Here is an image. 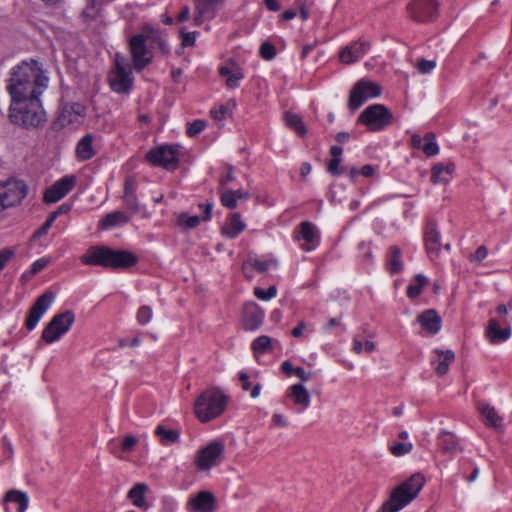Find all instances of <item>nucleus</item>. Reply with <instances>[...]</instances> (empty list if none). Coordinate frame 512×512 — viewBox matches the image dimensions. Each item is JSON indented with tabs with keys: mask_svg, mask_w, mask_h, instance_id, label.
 Returning a JSON list of instances; mask_svg holds the SVG:
<instances>
[{
	"mask_svg": "<svg viewBox=\"0 0 512 512\" xmlns=\"http://www.w3.org/2000/svg\"><path fill=\"white\" fill-rule=\"evenodd\" d=\"M49 78L38 66L36 61L21 64L12 68L6 89L11 97L10 104L18 105L19 102L30 98H39L48 87Z\"/></svg>",
	"mask_w": 512,
	"mask_h": 512,
	"instance_id": "1",
	"label": "nucleus"
},
{
	"mask_svg": "<svg viewBox=\"0 0 512 512\" xmlns=\"http://www.w3.org/2000/svg\"><path fill=\"white\" fill-rule=\"evenodd\" d=\"M424 484L422 474H413L392 490L389 499L382 504L381 512H398L418 496Z\"/></svg>",
	"mask_w": 512,
	"mask_h": 512,
	"instance_id": "2",
	"label": "nucleus"
},
{
	"mask_svg": "<svg viewBox=\"0 0 512 512\" xmlns=\"http://www.w3.org/2000/svg\"><path fill=\"white\" fill-rule=\"evenodd\" d=\"M9 119L13 124L26 129L38 128L47 121L40 97L24 100L18 105L10 104Z\"/></svg>",
	"mask_w": 512,
	"mask_h": 512,
	"instance_id": "3",
	"label": "nucleus"
},
{
	"mask_svg": "<svg viewBox=\"0 0 512 512\" xmlns=\"http://www.w3.org/2000/svg\"><path fill=\"white\" fill-rule=\"evenodd\" d=\"M227 403L228 397L221 389L208 388L198 396L194 403L195 415L202 423L210 422L225 411Z\"/></svg>",
	"mask_w": 512,
	"mask_h": 512,
	"instance_id": "4",
	"label": "nucleus"
},
{
	"mask_svg": "<svg viewBox=\"0 0 512 512\" xmlns=\"http://www.w3.org/2000/svg\"><path fill=\"white\" fill-rule=\"evenodd\" d=\"M394 121L392 112L382 104H373L365 108L357 122L363 124L371 132L381 131Z\"/></svg>",
	"mask_w": 512,
	"mask_h": 512,
	"instance_id": "5",
	"label": "nucleus"
},
{
	"mask_svg": "<svg viewBox=\"0 0 512 512\" xmlns=\"http://www.w3.org/2000/svg\"><path fill=\"white\" fill-rule=\"evenodd\" d=\"M74 320L75 314L72 310H66L54 315L43 329L42 339L48 344L59 340L62 335L69 331Z\"/></svg>",
	"mask_w": 512,
	"mask_h": 512,
	"instance_id": "6",
	"label": "nucleus"
},
{
	"mask_svg": "<svg viewBox=\"0 0 512 512\" xmlns=\"http://www.w3.org/2000/svg\"><path fill=\"white\" fill-rule=\"evenodd\" d=\"M145 157L153 166L173 171L177 169L179 165V146H158L148 151Z\"/></svg>",
	"mask_w": 512,
	"mask_h": 512,
	"instance_id": "7",
	"label": "nucleus"
},
{
	"mask_svg": "<svg viewBox=\"0 0 512 512\" xmlns=\"http://www.w3.org/2000/svg\"><path fill=\"white\" fill-rule=\"evenodd\" d=\"M225 444L216 440L200 449L195 455V466L199 471H208L217 466L223 457Z\"/></svg>",
	"mask_w": 512,
	"mask_h": 512,
	"instance_id": "8",
	"label": "nucleus"
},
{
	"mask_svg": "<svg viewBox=\"0 0 512 512\" xmlns=\"http://www.w3.org/2000/svg\"><path fill=\"white\" fill-rule=\"evenodd\" d=\"M382 87L373 81L361 79L352 88L348 107L351 110H357L365 101L381 95Z\"/></svg>",
	"mask_w": 512,
	"mask_h": 512,
	"instance_id": "9",
	"label": "nucleus"
},
{
	"mask_svg": "<svg viewBox=\"0 0 512 512\" xmlns=\"http://www.w3.org/2000/svg\"><path fill=\"white\" fill-rule=\"evenodd\" d=\"M27 195V186L20 180L0 182V212L19 204Z\"/></svg>",
	"mask_w": 512,
	"mask_h": 512,
	"instance_id": "10",
	"label": "nucleus"
},
{
	"mask_svg": "<svg viewBox=\"0 0 512 512\" xmlns=\"http://www.w3.org/2000/svg\"><path fill=\"white\" fill-rule=\"evenodd\" d=\"M110 88L119 94H127L132 89L134 77L132 71L120 61L119 56L115 59V68L108 75Z\"/></svg>",
	"mask_w": 512,
	"mask_h": 512,
	"instance_id": "11",
	"label": "nucleus"
},
{
	"mask_svg": "<svg viewBox=\"0 0 512 512\" xmlns=\"http://www.w3.org/2000/svg\"><path fill=\"white\" fill-rule=\"evenodd\" d=\"M128 45L133 67L137 72H141L153 60V55L145 42V37L138 34L133 35L130 37Z\"/></svg>",
	"mask_w": 512,
	"mask_h": 512,
	"instance_id": "12",
	"label": "nucleus"
},
{
	"mask_svg": "<svg viewBox=\"0 0 512 512\" xmlns=\"http://www.w3.org/2000/svg\"><path fill=\"white\" fill-rule=\"evenodd\" d=\"M55 296L56 294L53 291L47 290L36 299L25 320V327L27 330L31 331L37 326L41 317L49 309L55 299Z\"/></svg>",
	"mask_w": 512,
	"mask_h": 512,
	"instance_id": "13",
	"label": "nucleus"
},
{
	"mask_svg": "<svg viewBox=\"0 0 512 512\" xmlns=\"http://www.w3.org/2000/svg\"><path fill=\"white\" fill-rule=\"evenodd\" d=\"M75 184V175H66L62 177L45 190L43 201L47 204H51L61 200L74 188Z\"/></svg>",
	"mask_w": 512,
	"mask_h": 512,
	"instance_id": "14",
	"label": "nucleus"
},
{
	"mask_svg": "<svg viewBox=\"0 0 512 512\" xmlns=\"http://www.w3.org/2000/svg\"><path fill=\"white\" fill-rule=\"evenodd\" d=\"M111 254V247L104 245H95L91 246L87 250V252L81 256L80 260L85 265L110 268Z\"/></svg>",
	"mask_w": 512,
	"mask_h": 512,
	"instance_id": "15",
	"label": "nucleus"
},
{
	"mask_svg": "<svg viewBox=\"0 0 512 512\" xmlns=\"http://www.w3.org/2000/svg\"><path fill=\"white\" fill-rule=\"evenodd\" d=\"M437 9L438 5L435 0H413L408 5L410 17L418 22L432 20Z\"/></svg>",
	"mask_w": 512,
	"mask_h": 512,
	"instance_id": "16",
	"label": "nucleus"
},
{
	"mask_svg": "<svg viewBox=\"0 0 512 512\" xmlns=\"http://www.w3.org/2000/svg\"><path fill=\"white\" fill-rule=\"evenodd\" d=\"M187 510L189 512H216V498L210 491H200L195 496L189 498Z\"/></svg>",
	"mask_w": 512,
	"mask_h": 512,
	"instance_id": "17",
	"label": "nucleus"
},
{
	"mask_svg": "<svg viewBox=\"0 0 512 512\" xmlns=\"http://www.w3.org/2000/svg\"><path fill=\"white\" fill-rule=\"evenodd\" d=\"M370 49V43L362 38L345 46L339 53L340 61L344 64H352L360 60Z\"/></svg>",
	"mask_w": 512,
	"mask_h": 512,
	"instance_id": "18",
	"label": "nucleus"
},
{
	"mask_svg": "<svg viewBox=\"0 0 512 512\" xmlns=\"http://www.w3.org/2000/svg\"><path fill=\"white\" fill-rule=\"evenodd\" d=\"M264 311L253 302L246 303L243 307V327L245 330L254 331L263 322Z\"/></svg>",
	"mask_w": 512,
	"mask_h": 512,
	"instance_id": "19",
	"label": "nucleus"
},
{
	"mask_svg": "<svg viewBox=\"0 0 512 512\" xmlns=\"http://www.w3.org/2000/svg\"><path fill=\"white\" fill-rule=\"evenodd\" d=\"M424 243L430 258L437 257L440 251V232L435 220H429L424 231Z\"/></svg>",
	"mask_w": 512,
	"mask_h": 512,
	"instance_id": "20",
	"label": "nucleus"
},
{
	"mask_svg": "<svg viewBox=\"0 0 512 512\" xmlns=\"http://www.w3.org/2000/svg\"><path fill=\"white\" fill-rule=\"evenodd\" d=\"M199 208L203 210L202 218L197 215L189 216L187 213H181L177 217V225L183 229H194L200 224L201 220L209 221L212 216L213 203H201L199 204Z\"/></svg>",
	"mask_w": 512,
	"mask_h": 512,
	"instance_id": "21",
	"label": "nucleus"
},
{
	"mask_svg": "<svg viewBox=\"0 0 512 512\" xmlns=\"http://www.w3.org/2000/svg\"><path fill=\"white\" fill-rule=\"evenodd\" d=\"M3 502L6 512H24L28 507L29 498L22 491L10 490L6 492Z\"/></svg>",
	"mask_w": 512,
	"mask_h": 512,
	"instance_id": "22",
	"label": "nucleus"
},
{
	"mask_svg": "<svg viewBox=\"0 0 512 512\" xmlns=\"http://www.w3.org/2000/svg\"><path fill=\"white\" fill-rule=\"evenodd\" d=\"M286 397L296 406L300 407V412L306 410L310 406V394L302 383L290 386L286 392Z\"/></svg>",
	"mask_w": 512,
	"mask_h": 512,
	"instance_id": "23",
	"label": "nucleus"
},
{
	"mask_svg": "<svg viewBox=\"0 0 512 512\" xmlns=\"http://www.w3.org/2000/svg\"><path fill=\"white\" fill-rule=\"evenodd\" d=\"M416 321L431 335L438 333L441 328V317L434 309L423 311L417 316Z\"/></svg>",
	"mask_w": 512,
	"mask_h": 512,
	"instance_id": "24",
	"label": "nucleus"
},
{
	"mask_svg": "<svg viewBox=\"0 0 512 512\" xmlns=\"http://www.w3.org/2000/svg\"><path fill=\"white\" fill-rule=\"evenodd\" d=\"M477 409L486 426L494 428L495 430H501L503 428V418L493 406L488 403L478 402Z\"/></svg>",
	"mask_w": 512,
	"mask_h": 512,
	"instance_id": "25",
	"label": "nucleus"
},
{
	"mask_svg": "<svg viewBox=\"0 0 512 512\" xmlns=\"http://www.w3.org/2000/svg\"><path fill=\"white\" fill-rule=\"evenodd\" d=\"M138 261L136 255L127 250H114L110 258L111 269H126L134 266Z\"/></svg>",
	"mask_w": 512,
	"mask_h": 512,
	"instance_id": "26",
	"label": "nucleus"
},
{
	"mask_svg": "<svg viewBox=\"0 0 512 512\" xmlns=\"http://www.w3.org/2000/svg\"><path fill=\"white\" fill-rule=\"evenodd\" d=\"M486 335L493 344L504 342L511 336V328L509 326L501 328L496 319H490L488 321Z\"/></svg>",
	"mask_w": 512,
	"mask_h": 512,
	"instance_id": "27",
	"label": "nucleus"
},
{
	"mask_svg": "<svg viewBox=\"0 0 512 512\" xmlns=\"http://www.w3.org/2000/svg\"><path fill=\"white\" fill-rule=\"evenodd\" d=\"M123 201L127 209L133 213L140 212V205L136 195V183L132 178L126 179L124 183Z\"/></svg>",
	"mask_w": 512,
	"mask_h": 512,
	"instance_id": "28",
	"label": "nucleus"
},
{
	"mask_svg": "<svg viewBox=\"0 0 512 512\" xmlns=\"http://www.w3.org/2000/svg\"><path fill=\"white\" fill-rule=\"evenodd\" d=\"M232 67L221 66L219 68V74L222 77H226V85L230 89H234L239 86V82L244 78V74L239 66L231 61Z\"/></svg>",
	"mask_w": 512,
	"mask_h": 512,
	"instance_id": "29",
	"label": "nucleus"
},
{
	"mask_svg": "<svg viewBox=\"0 0 512 512\" xmlns=\"http://www.w3.org/2000/svg\"><path fill=\"white\" fill-rule=\"evenodd\" d=\"M246 228V224L241 220L240 213H232L226 224L222 227V234L228 238H236Z\"/></svg>",
	"mask_w": 512,
	"mask_h": 512,
	"instance_id": "30",
	"label": "nucleus"
},
{
	"mask_svg": "<svg viewBox=\"0 0 512 512\" xmlns=\"http://www.w3.org/2000/svg\"><path fill=\"white\" fill-rule=\"evenodd\" d=\"M455 165L448 163L444 165L442 163L435 164L431 169V181L433 184H447L450 181L449 176L454 172Z\"/></svg>",
	"mask_w": 512,
	"mask_h": 512,
	"instance_id": "31",
	"label": "nucleus"
},
{
	"mask_svg": "<svg viewBox=\"0 0 512 512\" xmlns=\"http://www.w3.org/2000/svg\"><path fill=\"white\" fill-rule=\"evenodd\" d=\"M276 265V260H259L256 257L249 256L248 260L242 265V271L245 277L252 278L249 268L255 269L258 273H265L271 266Z\"/></svg>",
	"mask_w": 512,
	"mask_h": 512,
	"instance_id": "32",
	"label": "nucleus"
},
{
	"mask_svg": "<svg viewBox=\"0 0 512 512\" xmlns=\"http://www.w3.org/2000/svg\"><path fill=\"white\" fill-rule=\"evenodd\" d=\"M438 444L442 452L454 454L459 447V439L449 431H442L438 436Z\"/></svg>",
	"mask_w": 512,
	"mask_h": 512,
	"instance_id": "33",
	"label": "nucleus"
},
{
	"mask_svg": "<svg viewBox=\"0 0 512 512\" xmlns=\"http://www.w3.org/2000/svg\"><path fill=\"white\" fill-rule=\"evenodd\" d=\"M129 222V217L122 211L108 213L99 223V228L106 230L116 226H122Z\"/></svg>",
	"mask_w": 512,
	"mask_h": 512,
	"instance_id": "34",
	"label": "nucleus"
},
{
	"mask_svg": "<svg viewBox=\"0 0 512 512\" xmlns=\"http://www.w3.org/2000/svg\"><path fill=\"white\" fill-rule=\"evenodd\" d=\"M438 356V364L435 368L438 376L445 375L449 370L450 363L454 362L455 354L452 350L435 349L434 351Z\"/></svg>",
	"mask_w": 512,
	"mask_h": 512,
	"instance_id": "35",
	"label": "nucleus"
},
{
	"mask_svg": "<svg viewBox=\"0 0 512 512\" xmlns=\"http://www.w3.org/2000/svg\"><path fill=\"white\" fill-rule=\"evenodd\" d=\"M93 138L90 134L85 135L77 144L76 153L79 159L86 161L95 155L92 147Z\"/></svg>",
	"mask_w": 512,
	"mask_h": 512,
	"instance_id": "36",
	"label": "nucleus"
},
{
	"mask_svg": "<svg viewBox=\"0 0 512 512\" xmlns=\"http://www.w3.org/2000/svg\"><path fill=\"white\" fill-rule=\"evenodd\" d=\"M402 252L398 246H391L389 250V259L387 262V269L392 274H398L403 269L401 261Z\"/></svg>",
	"mask_w": 512,
	"mask_h": 512,
	"instance_id": "37",
	"label": "nucleus"
},
{
	"mask_svg": "<svg viewBox=\"0 0 512 512\" xmlns=\"http://www.w3.org/2000/svg\"><path fill=\"white\" fill-rule=\"evenodd\" d=\"M155 435L159 438L161 444L165 446L178 442L180 438L177 430L166 429L163 425H158L156 427Z\"/></svg>",
	"mask_w": 512,
	"mask_h": 512,
	"instance_id": "38",
	"label": "nucleus"
},
{
	"mask_svg": "<svg viewBox=\"0 0 512 512\" xmlns=\"http://www.w3.org/2000/svg\"><path fill=\"white\" fill-rule=\"evenodd\" d=\"M148 490V486L144 483H137L128 492V498L137 507H143L145 505V492Z\"/></svg>",
	"mask_w": 512,
	"mask_h": 512,
	"instance_id": "39",
	"label": "nucleus"
},
{
	"mask_svg": "<svg viewBox=\"0 0 512 512\" xmlns=\"http://www.w3.org/2000/svg\"><path fill=\"white\" fill-rule=\"evenodd\" d=\"M428 283V278L422 274H417L414 278V283H411L408 287H407V296L410 298V299H415L417 298L421 292H422V289L425 285H427Z\"/></svg>",
	"mask_w": 512,
	"mask_h": 512,
	"instance_id": "40",
	"label": "nucleus"
},
{
	"mask_svg": "<svg viewBox=\"0 0 512 512\" xmlns=\"http://www.w3.org/2000/svg\"><path fill=\"white\" fill-rule=\"evenodd\" d=\"M316 237L315 225L309 221H304L299 225V235L296 237L298 240L302 239L307 244L313 243Z\"/></svg>",
	"mask_w": 512,
	"mask_h": 512,
	"instance_id": "41",
	"label": "nucleus"
},
{
	"mask_svg": "<svg viewBox=\"0 0 512 512\" xmlns=\"http://www.w3.org/2000/svg\"><path fill=\"white\" fill-rule=\"evenodd\" d=\"M255 354H265L272 350V343L270 337L261 335L257 337L251 345Z\"/></svg>",
	"mask_w": 512,
	"mask_h": 512,
	"instance_id": "42",
	"label": "nucleus"
},
{
	"mask_svg": "<svg viewBox=\"0 0 512 512\" xmlns=\"http://www.w3.org/2000/svg\"><path fill=\"white\" fill-rule=\"evenodd\" d=\"M77 121H78V119L76 118L75 115H73L72 111H70L68 104H65L62 107L61 112L59 113V115L55 121V124L58 125L59 127L63 128L70 124H73Z\"/></svg>",
	"mask_w": 512,
	"mask_h": 512,
	"instance_id": "43",
	"label": "nucleus"
},
{
	"mask_svg": "<svg viewBox=\"0 0 512 512\" xmlns=\"http://www.w3.org/2000/svg\"><path fill=\"white\" fill-rule=\"evenodd\" d=\"M287 125L294 129L300 136H304L307 132L306 126L302 121V118L294 113H286Z\"/></svg>",
	"mask_w": 512,
	"mask_h": 512,
	"instance_id": "44",
	"label": "nucleus"
},
{
	"mask_svg": "<svg viewBox=\"0 0 512 512\" xmlns=\"http://www.w3.org/2000/svg\"><path fill=\"white\" fill-rule=\"evenodd\" d=\"M425 143H423V146L421 150L427 155V156H434L439 152L438 144L435 141V134L433 132H428L424 136Z\"/></svg>",
	"mask_w": 512,
	"mask_h": 512,
	"instance_id": "45",
	"label": "nucleus"
},
{
	"mask_svg": "<svg viewBox=\"0 0 512 512\" xmlns=\"http://www.w3.org/2000/svg\"><path fill=\"white\" fill-rule=\"evenodd\" d=\"M145 37V42L149 41L150 44H155L162 39L161 33L158 29L152 27L149 24H145L142 27V32L139 34Z\"/></svg>",
	"mask_w": 512,
	"mask_h": 512,
	"instance_id": "46",
	"label": "nucleus"
},
{
	"mask_svg": "<svg viewBox=\"0 0 512 512\" xmlns=\"http://www.w3.org/2000/svg\"><path fill=\"white\" fill-rule=\"evenodd\" d=\"M224 0H194L197 8L200 12L211 11V18L215 16L216 8L223 3Z\"/></svg>",
	"mask_w": 512,
	"mask_h": 512,
	"instance_id": "47",
	"label": "nucleus"
},
{
	"mask_svg": "<svg viewBox=\"0 0 512 512\" xmlns=\"http://www.w3.org/2000/svg\"><path fill=\"white\" fill-rule=\"evenodd\" d=\"M220 200L221 204L228 209H234L237 207V199L235 197L234 190L222 188Z\"/></svg>",
	"mask_w": 512,
	"mask_h": 512,
	"instance_id": "48",
	"label": "nucleus"
},
{
	"mask_svg": "<svg viewBox=\"0 0 512 512\" xmlns=\"http://www.w3.org/2000/svg\"><path fill=\"white\" fill-rule=\"evenodd\" d=\"M412 449H413V445L410 442H407V443L395 442L389 448L391 454L394 456H402V455L408 454L412 451Z\"/></svg>",
	"mask_w": 512,
	"mask_h": 512,
	"instance_id": "49",
	"label": "nucleus"
},
{
	"mask_svg": "<svg viewBox=\"0 0 512 512\" xmlns=\"http://www.w3.org/2000/svg\"><path fill=\"white\" fill-rule=\"evenodd\" d=\"M277 294V287L275 285L270 286L267 290H264L260 287L254 288V295L263 301H268L275 297Z\"/></svg>",
	"mask_w": 512,
	"mask_h": 512,
	"instance_id": "50",
	"label": "nucleus"
},
{
	"mask_svg": "<svg viewBox=\"0 0 512 512\" xmlns=\"http://www.w3.org/2000/svg\"><path fill=\"white\" fill-rule=\"evenodd\" d=\"M206 127V122L204 120H195L192 123H188L186 134L189 137H195L199 133H201Z\"/></svg>",
	"mask_w": 512,
	"mask_h": 512,
	"instance_id": "51",
	"label": "nucleus"
},
{
	"mask_svg": "<svg viewBox=\"0 0 512 512\" xmlns=\"http://www.w3.org/2000/svg\"><path fill=\"white\" fill-rule=\"evenodd\" d=\"M259 53L264 60H272L276 56V48L272 43L266 41L260 46Z\"/></svg>",
	"mask_w": 512,
	"mask_h": 512,
	"instance_id": "52",
	"label": "nucleus"
},
{
	"mask_svg": "<svg viewBox=\"0 0 512 512\" xmlns=\"http://www.w3.org/2000/svg\"><path fill=\"white\" fill-rule=\"evenodd\" d=\"M341 158H331L327 163V171L333 176H340L346 172V168H340Z\"/></svg>",
	"mask_w": 512,
	"mask_h": 512,
	"instance_id": "53",
	"label": "nucleus"
},
{
	"mask_svg": "<svg viewBox=\"0 0 512 512\" xmlns=\"http://www.w3.org/2000/svg\"><path fill=\"white\" fill-rule=\"evenodd\" d=\"M152 318V309L150 306H141L137 311V321L141 325L147 324Z\"/></svg>",
	"mask_w": 512,
	"mask_h": 512,
	"instance_id": "54",
	"label": "nucleus"
},
{
	"mask_svg": "<svg viewBox=\"0 0 512 512\" xmlns=\"http://www.w3.org/2000/svg\"><path fill=\"white\" fill-rule=\"evenodd\" d=\"M416 67L420 73L427 74L436 67V62L434 60L420 59Z\"/></svg>",
	"mask_w": 512,
	"mask_h": 512,
	"instance_id": "55",
	"label": "nucleus"
},
{
	"mask_svg": "<svg viewBox=\"0 0 512 512\" xmlns=\"http://www.w3.org/2000/svg\"><path fill=\"white\" fill-rule=\"evenodd\" d=\"M15 251L12 248H4L0 250V271H2L7 263L14 257Z\"/></svg>",
	"mask_w": 512,
	"mask_h": 512,
	"instance_id": "56",
	"label": "nucleus"
},
{
	"mask_svg": "<svg viewBox=\"0 0 512 512\" xmlns=\"http://www.w3.org/2000/svg\"><path fill=\"white\" fill-rule=\"evenodd\" d=\"M137 442H138V439L135 436H132V435L125 436L121 443V451L124 453L131 452L134 449Z\"/></svg>",
	"mask_w": 512,
	"mask_h": 512,
	"instance_id": "57",
	"label": "nucleus"
},
{
	"mask_svg": "<svg viewBox=\"0 0 512 512\" xmlns=\"http://www.w3.org/2000/svg\"><path fill=\"white\" fill-rule=\"evenodd\" d=\"M182 37V45L184 47H191L195 44L197 32H185L184 28L180 30Z\"/></svg>",
	"mask_w": 512,
	"mask_h": 512,
	"instance_id": "58",
	"label": "nucleus"
},
{
	"mask_svg": "<svg viewBox=\"0 0 512 512\" xmlns=\"http://www.w3.org/2000/svg\"><path fill=\"white\" fill-rule=\"evenodd\" d=\"M226 173L224 175L221 176L220 178V185H221V188H225V186L231 182V181H234L235 180V175H234V168L231 164H226Z\"/></svg>",
	"mask_w": 512,
	"mask_h": 512,
	"instance_id": "59",
	"label": "nucleus"
},
{
	"mask_svg": "<svg viewBox=\"0 0 512 512\" xmlns=\"http://www.w3.org/2000/svg\"><path fill=\"white\" fill-rule=\"evenodd\" d=\"M488 255V250L487 248L484 246V245H481L479 246L475 253L474 254H471L468 259L473 262V261H476V262H481L482 260H484Z\"/></svg>",
	"mask_w": 512,
	"mask_h": 512,
	"instance_id": "60",
	"label": "nucleus"
},
{
	"mask_svg": "<svg viewBox=\"0 0 512 512\" xmlns=\"http://www.w3.org/2000/svg\"><path fill=\"white\" fill-rule=\"evenodd\" d=\"M99 14V9H93L91 7L86 6L82 11L81 17L85 22H91L97 18Z\"/></svg>",
	"mask_w": 512,
	"mask_h": 512,
	"instance_id": "61",
	"label": "nucleus"
},
{
	"mask_svg": "<svg viewBox=\"0 0 512 512\" xmlns=\"http://www.w3.org/2000/svg\"><path fill=\"white\" fill-rule=\"evenodd\" d=\"M271 422L273 426L279 428H285L288 426V421L286 420V418L279 413H275L272 415Z\"/></svg>",
	"mask_w": 512,
	"mask_h": 512,
	"instance_id": "62",
	"label": "nucleus"
},
{
	"mask_svg": "<svg viewBox=\"0 0 512 512\" xmlns=\"http://www.w3.org/2000/svg\"><path fill=\"white\" fill-rule=\"evenodd\" d=\"M70 111H72L73 115L76 116L77 119L85 115V107L80 103H67Z\"/></svg>",
	"mask_w": 512,
	"mask_h": 512,
	"instance_id": "63",
	"label": "nucleus"
},
{
	"mask_svg": "<svg viewBox=\"0 0 512 512\" xmlns=\"http://www.w3.org/2000/svg\"><path fill=\"white\" fill-rule=\"evenodd\" d=\"M228 110L227 106L221 105L219 109L211 110V115L216 120H223L226 117Z\"/></svg>",
	"mask_w": 512,
	"mask_h": 512,
	"instance_id": "64",
	"label": "nucleus"
}]
</instances>
